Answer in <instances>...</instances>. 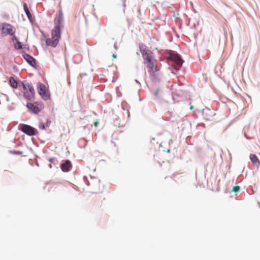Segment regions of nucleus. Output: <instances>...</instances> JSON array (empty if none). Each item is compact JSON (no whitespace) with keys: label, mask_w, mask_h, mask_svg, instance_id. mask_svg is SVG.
I'll return each mask as SVG.
<instances>
[{"label":"nucleus","mask_w":260,"mask_h":260,"mask_svg":"<svg viewBox=\"0 0 260 260\" xmlns=\"http://www.w3.org/2000/svg\"><path fill=\"white\" fill-rule=\"evenodd\" d=\"M98 123H98V121H95V122H94V125H95V126H96L98 125Z\"/></svg>","instance_id":"obj_27"},{"label":"nucleus","mask_w":260,"mask_h":260,"mask_svg":"<svg viewBox=\"0 0 260 260\" xmlns=\"http://www.w3.org/2000/svg\"><path fill=\"white\" fill-rule=\"evenodd\" d=\"M13 153L15 154L20 155L22 154V152H20V151H15Z\"/></svg>","instance_id":"obj_23"},{"label":"nucleus","mask_w":260,"mask_h":260,"mask_svg":"<svg viewBox=\"0 0 260 260\" xmlns=\"http://www.w3.org/2000/svg\"><path fill=\"white\" fill-rule=\"evenodd\" d=\"M39 30L42 35V36L44 38V39H45V42H46V39H48V38H49L46 35V34L45 33V32L42 30H41L40 28H39Z\"/></svg>","instance_id":"obj_18"},{"label":"nucleus","mask_w":260,"mask_h":260,"mask_svg":"<svg viewBox=\"0 0 260 260\" xmlns=\"http://www.w3.org/2000/svg\"><path fill=\"white\" fill-rule=\"evenodd\" d=\"M54 21V26L51 30V38L46 39V46L55 48L58 45L59 40L61 39V30L64 27L63 14L61 9L58 10V12L56 14Z\"/></svg>","instance_id":"obj_1"},{"label":"nucleus","mask_w":260,"mask_h":260,"mask_svg":"<svg viewBox=\"0 0 260 260\" xmlns=\"http://www.w3.org/2000/svg\"><path fill=\"white\" fill-rule=\"evenodd\" d=\"M38 91L41 98L45 101L50 99V93L48 89L42 83L39 84L38 88Z\"/></svg>","instance_id":"obj_7"},{"label":"nucleus","mask_w":260,"mask_h":260,"mask_svg":"<svg viewBox=\"0 0 260 260\" xmlns=\"http://www.w3.org/2000/svg\"><path fill=\"white\" fill-rule=\"evenodd\" d=\"M114 48L115 50L117 49V43L116 42L114 44Z\"/></svg>","instance_id":"obj_24"},{"label":"nucleus","mask_w":260,"mask_h":260,"mask_svg":"<svg viewBox=\"0 0 260 260\" xmlns=\"http://www.w3.org/2000/svg\"><path fill=\"white\" fill-rule=\"evenodd\" d=\"M189 109L190 110H192L193 109V106L192 105H190Z\"/></svg>","instance_id":"obj_26"},{"label":"nucleus","mask_w":260,"mask_h":260,"mask_svg":"<svg viewBox=\"0 0 260 260\" xmlns=\"http://www.w3.org/2000/svg\"><path fill=\"white\" fill-rule=\"evenodd\" d=\"M9 83L11 87L14 88H17L18 87V82L15 80L13 77H11L9 79Z\"/></svg>","instance_id":"obj_15"},{"label":"nucleus","mask_w":260,"mask_h":260,"mask_svg":"<svg viewBox=\"0 0 260 260\" xmlns=\"http://www.w3.org/2000/svg\"><path fill=\"white\" fill-rule=\"evenodd\" d=\"M0 30L2 36H12L16 33L15 28L12 24L7 22L0 23Z\"/></svg>","instance_id":"obj_4"},{"label":"nucleus","mask_w":260,"mask_h":260,"mask_svg":"<svg viewBox=\"0 0 260 260\" xmlns=\"http://www.w3.org/2000/svg\"><path fill=\"white\" fill-rule=\"evenodd\" d=\"M158 69H157V66H148V72L152 76H156L155 72L157 71Z\"/></svg>","instance_id":"obj_14"},{"label":"nucleus","mask_w":260,"mask_h":260,"mask_svg":"<svg viewBox=\"0 0 260 260\" xmlns=\"http://www.w3.org/2000/svg\"><path fill=\"white\" fill-rule=\"evenodd\" d=\"M22 85L23 88V94L26 99L31 101L35 98V90L33 87L30 85H25L22 83Z\"/></svg>","instance_id":"obj_6"},{"label":"nucleus","mask_w":260,"mask_h":260,"mask_svg":"<svg viewBox=\"0 0 260 260\" xmlns=\"http://www.w3.org/2000/svg\"><path fill=\"white\" fill-rule=\"evenodd\" d=\"M139 50L146 65H156L154 63L155 57L153 52L148 50L147 46L142 43L139 44Z\"/></svg>","instance_id":"obj_3"},{"label":"nucleus","mask_w":260,"mask_h":260,"mask_svg":"<svg viewBox=\"0 0 260 260\" xmlns=\"http://www.w3.org/2000/svg\"><path fill=\"white\" fill-rule=\"evenodd\" d=\"M13 46L16 50L24 49V44L19 40L16 43H14Z\"/></svg>","instance_id":"obj_13"},{"label":"nucleus","mask_w":260,"mask_h":260,"mask_svg":"<svg viewBox=\"0 0 260 260\" xmlns=\"http://www.w3.org/2000/svg\"><path fill=\"white\" fill-rule=\"evenodd\" d=\"M23 58L29 65H37L36 59L29 54L25 53L23 51L22 52Z\"/></svg>","instance_id":"obj_9"},{"label":"nucleus","mask_w":260,"mask_h":260,"mask_svg":"<svg viewBox=\"0 0 260 260\" xmlns=\"http://www.w3.org/2000/svg\"><path fill=\"white\" fill-rule=\"evenodd\" d=\"M39 127L42 129H45V126L43 123H41L39 124Z\"/></svg>","instance_id":"obj_21"},{"label":"nucleus","mask_w":260,"mask_h":260,"mask_svg":"<svg viewBox=\"0 0 260 260\" xmlns=\"http://www.w3.org/2000/svg\"><path fill=\"white\" fill-rule=\"evenodd\" d=\"M71 167V162L69 160H66V161L60 166V168L63 172H68Z\"/></svg>","instance_id":"obj_11"},{"label":"nucleus","mask_w":260,"mask_h":260,"mask_svg":"<svg viewBox=\"0 0 260 260\" xmlns=\"http://www.w3.org/2000/svg\"><path fill=\"white\" fill-rule=\"evenodd\" d=\"M181 21V19H180V18L179 17H176L175 18V22L176 23H178V22H180Z\"/></svg>","instance_id":"obj_22"},{"label":"nucleus","mask_w":260,"mask_h":260,"mask_svg":"<svg viewBox=\"0 0 260 260\" xmlns=\"http://www.w3.org/2000/svg\"><path fill=\"white\" fill-rule=\"evenodd\" d=\"M159 56L160 61H166L168 65L170 63H175L176 65H183L184 62L182 56L177 51L170 49H158L155 48Z\"/></svg>","instance_id":"obj_2"},{"label":"nucleus","mask_w":260,"mask_h":260,"mask_svg":"<svg viewBox=\"0 0 260 260\" xmlns=\"http://www.w3.org/2000/svg\"><path fill=\"white\" fill-rule=\"evenodd\" d=\"M121 1L122 2H123V5H123V7L124 8H125V7H126V4H125V2L126 0H121Z\"/></svg>","instance_id":"obj_25"},{"label":"nucleus","mask_w":260,"mask_h":260,"mask_svg":"<svg viewBox=\"0 0 260 260\" xmlns=\"http://www.w3.org/2000/svg\"><path fill=\"white\" fill-rule=\"evenodd\" d=\"M116 56H117L116 54H113V55H112V57H113V58H116Z\"/></svg>","instance_id":"obj_28"},{"label":"nucleus","mask_w":260,"mask_h":260,"mask_svg":"<svg viewBox=\"0 0 260 260\" xmlns=\"http://www.w3.org/2000/svg\"><path fill=\"white\" fill-rule=\"evenodd\" d=\"M24 49H26L28 52H30V49L29 45L28 44H24Z\"/></svg>","instance_id":"obj_20"},{"label":"nucleus","mask_w":260,"mask_h":260,"mask_svg":"<svg viewBox=\"0 0 260 260\" xmlns=\"http://www.w3.org/2000/svg\"><path fill=\"white\" fill-rule=\"evenodd\" d=\"M250 159L254 166H256V167H258L259 166V160L255 154H250Z\"/></svg>","instance_id":"obj_12"},{"label":"nucleus","mask_w":260,"mask_h":260,"mask_svg":"<svg viewBox=\"0 0 260 260\" xmlns=\"http://www.w3.org/2000/svg\"><path fill=\"white\" fill-rule=\"evenodd\" d=\"M11 37H12V41L14 43H16L18 41H19L18 38L17 37V36L15 35V34H14L12 36H10Z\"/></svg>","instance_id":"obj_17"},{"label":"nucleus","mask_w":260,"mask_h":260,"mask_svg":"<svg viewBox=\"0 0 260 260\" xmlns=\"http://www.w3.org/2000/svg\"><path fill=\"white\" fill-rule=\"evenodd\" d=\"M49 166L50 168H52V166H51V164H50Z\"/></svg>","instance_id":"obj_30"},{"label":"nucleus","mask_w":260,"mask_h":260,"mask_svg":"<svg viewBox=\"0 0 260 260\" xmlns=\"http://www.w3.org/2000/svg\"><path fill=\"white\" fill-rule=\"evenodd\" d=\"M53 160H54L53 158H50L49 159V161L51 162H52Z\"/></svg>","instance_id":"obj_29"},{"label":"nucleus","mask_w":260,"mask_h":260,"mask_svg":"<svg viewBox=\"0 0 260 260\" xmlns=\"http://www.w3.org/2000/svg\"><path fill=\"white\" fill-rule=\"evenodd\" d=\"M180 66H170L169 69L173 74H177L180 69Z\"/></svg>","instance_id":"obj_16"},{"label":"nucleus","mask_w":260,"mask_h":260,"mask_svg":"<svg viewBox=\"0 0 260 260\" xmlns=\"http://www.w3.org/2000/svg\"><path fill=\"white\" fill-rule=\"evenodd\" d=\"M26 107L31 113L38 114L44 108V105L40 102H36L34 103H28L26 104Z\"/></svg>","instance_id":"obj_5"},{"label":"nucleus","mask_w":260,"mask_h":260,"mask_svg":"<svg viewBox=\"0 0 260 260\" xmlns=\"http://www.w3.org/2000/svg\"><path fill=\"white\" fill-rule=\"evenodd\" d=\"M240 187L239 186H235L233 187V191L237 192L240 190Z\"/></svg>","instance_id":"obj_19"},{"label":"nucleus","mask_w":260,"mask_h":260,"mask_svg":"<svg viewBox=\"0 0 260 260\" xmlns=\"http://www.w3.org/2000/svg\"><path fill=\"white\" fill-rule=\"evenodd\" d=\"M23 9H24V12H25L26 15L27 16L28 19L29 20L30 22L32 23V21L35 20V17L34 16L32 17V15L31 14L30 11L28 9L27 3L25 2H23Z\"/></svg>","instance_id":"obj_10"},{"label":"nucleus","mask_w":260,"mask_h":260,"mask_svg":"<svg viewBox=\"0 0 260 260\" xmlns=\"http://www.w3.org/2000/svg\"><path fill=\"white\" fill-rule=\"evenodd\" d=\"M19 127L21 131L28 136H34L36 134V129L29 125L21 124Z\"/></svg>","instance_id":"obj_8"}]
</instances>
